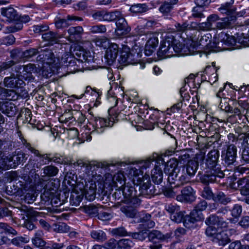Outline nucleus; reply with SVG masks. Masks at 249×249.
Instances as JSON below:
<instances>
[{
    "mask_svg": "<svg viewBox=\"0 0 249 249\" xmlns=\"http://www.w3.org/2000/svg\"><path fill=\"white\" fill-rule=\"evenodd\" d=\"M219 107L221 110H224L225 112H231L232 107L225 98L221 100Z\"/></svg>",
    "mask_w": 249,
    "mask_h": 249,
    "instance_id": "62",
    "label": "nucleus"
},
{
    "mask_svg": "<svg viewBox=\"0 0 249 249\" xmlns=\"http://www.w3.org/2000/svg\"><path fill=\"white\" fill-rule=\"evenodd\" d=\"M37 60L46 61V64L49 67V71L47 70V71L51 73L50 76L52 73L59 72V70H61V72H66V74H68L73 73L80 69L75 57L68 53H65L60 60L54 56L52 51H47L37 57Z\"/></svg>",
    "mask_w": 249,
    "mask_h": 249,
    "instance_id": "1",
    "label": "nucleus"
},
{
    "mask_svg": "<svg viewBox=\"0 0 249 249\" xmlns=\"http://www.w3.org/2000/svg\"><path fill=\"white\" fill-rule=\"evenodd\" d=\"M181 194L177 196L176 199L179 201H193L195 199V192L190 186L184 187L181 191Z\"/></svg>",
    "mask_w": 249,
    "mask_h": 249,
    "instance_id": "19",
    "label": "nucleus"
},
{
    "mask_svg": "<svg viewBox=\"0 0 249 249\" xmlns=\"http://www.w3.org/2000/svg\"><path fill=\"white\" fill-rule=\"evenodd\" d=\"M30 241V238L27 236H18L11 240V243L16 246H20L23 244L27 243Z\"/></svg>",
    "mask_w": 249,
    "mask_h": 249,
    "instance_id": "50",
    "label": "nucleus"
},
{
    "mask_svg": "<svg viewBox=\"0 0 249 249\" xmlns=\"http://www.w3.org/2000/svg\"><path fill=\"white\" fill-rule=\"evenodd\" d=\"M131 242L126 239H123L118 242V249H130V243Z\"/></svg>",
    "mask_w": 249,
    "mask_h": 249,
    "instance_id": "61",
    "label": "nucleus"
},
{
    "mask_svg": "<svg viewBox=\"0 0 249 249\" xmlns=\"http://www.w3.org/2000/svg\"><path fill=\"white\" fill-rule=\"evenodd\" d=\"M15 92L13 90L7 89L2 87H0V99L1 100H13V97H10L12 94H14Z\"/></svg>",
    "mask_w": 249,
    "mask_h": 249,
    "instance_id": "44",
    "label": "nucleus"
},
{
    "mask_svg": "<svg viewBox=\"0 0 249 249\" xmlns=\"http://www.w3.org/2000/svg\"><path fill=\"white\" fill-rule=\"evenodd\" d=\"M121 210L126 216L131 218L135 217L137 214L136 210L130 207H122Z\"/></svg>",
    "mask_w": 249,
    "mask_h": 249,
    "instance_id": "54",
    "label": "nucleus"
},
{
    "mask_svg": "<svg viewBox=\"0 0 249 249\" xmlns=\"http://www.w3.org/2000/svg\"><path fill=\"white\" fill-rule=\"evenodd\" d=\"M53 230L57 232L64 233L69 231L70 227L65 223L59 222L53 225Z\"/></svg>",
    "mask_w": 249,
    "mask_h": 249,
    "instance_id": "48",
    "label": "nucleus"
},
{
    "mask_svg": "<svg viewBox=\"0 0 249 249\" xmlns=\"http://www.w3.org/2000/svg\"><path fill=\"white\" fill-rule=\"evenodd\" d=\"M52 161L60 164H72L71 161H68L66 158H64L62 156L58 154H55L53 157H51V162Z\"/></svg>",
    "mask_w": 249,
    "mask_h": 249,
    "instance_id": "45",
    "label": "nucleus"
},
{
    "mask_svg": "<svg viewBox=\"0 0 249 249\" xmlns=\"http://www.w3.org/2000/svg\"><path fill=\"white\" fill-rule=\"evenodd\" d=\"M122 15H123L121 13L118 11H115L110 12L105 11L104 21H117L118 18H120L122 16Z\"/></svg>",
    "mask_w": 249,
    "mask_h": 249,
    "instance_id": "39",
    "label": "nucleus"
},
{
    "mask_svg": "<svg viewBox=\"0 0 249 249\" xmlns=\"http://www.w3.org/2000/svg\"><path fill=\"white\" fill-rule=\"evenodd\" d=\"M1 14L6 17L9 21L17 20L19 18L17 11L12 7L2 8Z\"/></svg>",
    "mask_w": 249,
    "mask_h": 249,
    "instance_id": "28",
    "label": "nucleus"
},
{
    "mask_svg": "<svg viewBox=\"0 0 249 249\" xmlns=\"http://www.w3.org/2000/svg\"><path fill=\"white\" fill-rule=\"evenodd\" d=\"M141 172V171L136 167H132L130 169L129 174L131 177H133L132 181L133 182L136 178H142V176H143L140 174Z\"/></svg>",
    "mask_w": 249,
    "mask_h": 249,
    "instance_id": "63",
    "label": "nucleus"
},
{
    "mask_svg": "<svg viewBox=\"0 0 249 249\" xmlns=\"http://www.w3.org/2000/svg\"><path fill=\"white\" fill-rule=\"evenodd\" d=\"M201 219L200 215L196 214V212L192 211L190 215H185L183 221V225L188 229L194 228L195 227V222Z\"/></svg>",
    "mask_w": 249,
    "mask_h": 249,
    "instance_id": "21",
    "label": "nucleus"
},
{
    "mask_svg": "<svg viewBox=\"0 0 249 249\" xmlns=\"http://www.w3.org/2000/svg\"><path fill=\"white\" fill-rule=\"evenodd\" d=\"M194 36H190L189 39L191 38H195L196 39L193 41V45L195 47V51L196 47H200V48L209 50L210 51H216V43L218 39L216 37H214L212 40V35L210 33H207L201 35H198V37Z\"/></svg>",
    "mask_w": 249,
    "mask_h": 249,
    "instance_id": "3",
    "label": "nucleus"
},
{
    "mask_svg": "<svg viewBox=\"0 0 249 249\" xmlns=\"http://www.w3.org/2000/svg\"><path fill=\"white\" fill-rule=\"evenodd\" d=\"M207 157L205 174L200 178L201 182L205 184L213 183L216 180L217 178H222L224 176L220 165L218 164L219 157L218 150L213 149L210 151Z\"/></svg>",
    "mask_w": 249,
    "mask_h": 249,
    "instance_id": "2",
    "label": "nucleus"
},
{
    "mask_svg": "<svg viewBox=\"0 0 249 249\" xmlns=\"http://www.w3.org/2000/svg\"><path fill=\"white\" fill-rule=\"evenodd\" d=\"M42 38L51 45L56 43L58 42L60 36L56 33L50 31L42 34Z\"/></svg>",
    "mask_w": 249,
    "mask_h": 249,
    "instance_id": "32",
    "label": "nucleus"
},
{
    "mask_svg": "<svg viewBox=\"0 0 249 249\" xmlns=\"http://www.w3.org/2000/svg\"><path fill=\"white\" fill-rule=\"evenodd\" d=\"M97 186L95 181L92 179L86 182L84 189V195L85 198L89 201H93L96 197Z\"/></svg>",
    "mask_w": 249,
    "mask_h": 249,
    "instance_id": "18",
    "label": "nucleus"
},
{
    "mask_svg": "<svg viewBox=\"0 0 249 249\" xmlns=\"http://www.w3.org/2000/svg\"><path fill=\"white\" fill-rule=\"evenodd\" d=\"M237 148L233 144H230L227 150L222 153V158L225 164L228 166L232 165L236 161Z\"/></svg>",
    "mask_w": 249,
    "mask_h": 249,
    "instance_id": "14",
    "label": "nucleus"
},
{
    "mask_svg": "<svg viewBox=\"0 0 249 249\" xmlns=\"http://www.w3.org/2000/svg\"><path fill=\"white\" fill-rule=\"evenodd\" d=\"M213 200L215 201H218L225 205L229 203L231 201L230 197L227 196L221 192L218 193L216 196H214V197L213 198Z\"/></svg>",
    "mask_w": 249,
    "mask_h": 249,
    "instance_id": "43",
    "label": "nucleus"
},
{
    "mask_svg": "<svg viewBox=\"0 0 249 249\" xmlns=\"http://www.w3.org/2000/svg\"><path fill=\"white\" fill-rule=\"evenodd\" d=\"M234 0H229L225 3L222 4L218 8V11L223 14L227 16L235 13L236 8L234 6Z\"/></svg>",
    "mask_w": 249,
    "mask_h": 249,
    "instance_id": "23",
    "label": "nucleus"
},
{
    "mask_svg": "<svg viewBox=\"0 0 249 249\" xmlns=\"http://www.w3.org/2000/svg\"><path fill=\"white\" fill-rule=\"evenodd\" d=\"M99 207L92 204L87 205L84 207L85 212L92 216H95L99 213Z\"/></svg>",
    "mask_w": 249,
    "mask_h": 249,
    "instance_id": "52",
    "label": "nucleus"
},
{
    "mask_svg": "<svg viewBox=\"0 0 249 249\" xmlns=\"http://www.w3.org/2000/svg\"><path fill=\"white\" fill-rule=\"evenodd\" d=\"M26 159L25 154L22 152H19L17 155L7 157L6 162H8V165L11 167H15Z\"/></svg>",
    "mask_w": 249,
    "mask_h": 249,
    "instance_id": "22",
    "label": "nucleus"
},
{
    "mask_svg": "<svg viewBox=\"0 0 249 249\" xmlns=\"http://www.w3.org/2000/svg\"><path fill=\"white\" fill-rule=\"evenodd\" d=\"M55 25L56 28L61 29L69 26L70 24L68 23L67 18H56L55 19Z\"/></svg>",
    "mask_w": 249,
    "mask_h": 249,
    "instance_id": "56",
    "label": "nucleus"
},
{
    "mask_svg": "<svg viewBox=\"0 0 249 249\" xmlns=\"http://www.w3.org/2000/svg\"><path fill=\"white\" fill-rule=\"evenodd\" d=\"M148 238L150 242L152 243L151 245L160 244L162 241H166L170 238L171 234L167 233L163 234L160 231L152 230L148 233Z\"/></svg>",
    "mask_w": 249,
    "mask_h": 249,
    "instance_id": "15",
    "label": "nucleus"
},
{
    "mask_svg": "<svg viewBox=\"0 0 249 249\" xmlns=\"http://www.w3.org/2000/svg\"><path fill=\"white\" fill-rule=\"evenodd\" d=\"M177 186L175 185L174 187L166 188L163 192L164 195L168 197H173L175 196L178 193Z\"/></svg>",
    "mask_w": 249,
    "mask_h": 249,
    "instance_id": "55",
    "label": "nucleus"
},
{
    "mask_svg": "<svg viewBox=\"0 0 249 249\" xmlns=\"http://www.w3.org/2000/svg\"><path fill=\"white\" fill-rule=\"evenodd\" d=\"M47 51H51V50H49L47 49H45L44 50L42 49L41 48L36 49V48H31L29 50H27L25 51L22 52L23 53V58H31L34 55H36L38 53H39V54L37 56H39L42 53L46 52Z\"/></svg>",
    "mask_w": 249,
    "mask_h": 249,
    "instance_id": "35",
    "label": "nucleus"
},
{
    "mask_svg": "<svg viewBox=\"0 0 249 249\" xmlns=\"http://www.w3.org/2000/svg\"><path fill=\"white\" fill-rule=\"evenodd\" d=\"M89 31L93 34L103 33L106 32L107 28L105 25L100 24L91 27Z\"/></svg>",
    "mask_w": 249,
    "mask_h": 249,
    "instance_id": "58",
    "label": "nucleus"
},
{
    "mask_svg": "<svg viewBox=\"0 0 249 249\" xmlns=\"http://www.w3.org/2000/svg\"><path fill=\"white\" fill-rule=\"evenodd\" d=\"M178 0H166L160 6V11L164 16L171 15L173 6L178 3Z\"/></svg>",
    "mask_w": 249,
    "mask_h": 249,
    "instance_id": "27",
    "label": "nucleus"
},
{
    "mask_svg": "<svg viewBox=\"0 0 249 249\" xmlns=\"http://www.w3.org/2000/svg\"><path fill=\"white\" fill-rule=\"evenodd\" d=\"M1 40L2 45L9 46L13 45L15 42L16 38L13 35L10 34L4 36Z\"/></svg>",
    "mask_w": 249,
    "mask_h": 249,
    "instance_id": "59",
    "label": "nucleus"
},
{
    "mask_svg": "<svg viewBox=\"0 0 249 249\" xmlns=\"http://www.w3.org/2000/svg\"><path fill=\"white\" fill-rule=\"evenodd\" d=\"M43 235V231L39 230L36 231L35 236L32 239L34 245L36 247L42 248L45 246L46 242L42 239Z\"/></svg>",
    "mask_w": 249,
    "mask_h": 249,
    "instance_id": "34",
    "label": "nucleus"
},
{
    "mask_svg": "<svg viewBox=\"0 0 249 249\" xmlns=\"http://www.w3.org/2000/svg\"><path fill=\"white\" fill-rule=\"evenodd\" d=\"M49 27L46 24L36 25L33 26V31L35 33L40 34L48 30Z\"/></svg>",
    "mask_w": 249,
    "mask_h": 249,
    "instance_id": "60",
    "label": "nucleus"
},
{
    "mask_svg": "<svg viewBox=\"0 0 249 249\" xmlns=\"http://www.w3.org/2000/svg\"><path fill=\"white\" fill-rule=\"evenodd\" d=\"M196 39L189 37L183 40V43L175 39L172 44L173 53H180L182 55L193 54L195 52V47L193 46V41Z\"/></svg>",
    "mask_w": 249,
    "mask_h": 249,
    "instance_id": "5",
    "label": "nucleus"
},
{
    "mask_svg": "<svg viewBox=\"0 0 249 249\" xmlns=\"http://www.w3.org/2000/svg\"><path fill=\"white\" fill-rule=\"evenodd\" d=\"M130 31V28L128 27L125 18L122 16L116 21V28L114 34L118 38H122L126 36Z\"/></svg>",
    "mask_w": 249,
    "mask_h": 249,
    "instance_id": "13",
    "label": "nucleus"
},
{
    "mask_svg": "<svg viewBox=\"0 0 249 249\" xmlns=\"http://www.w3.org/2000/svg\"><path fill=\"white\" fill-rule=\"evenodd\" d=\"M217 39L218 40L216 43V51L227 50L229 47L235 45L237 42L241 43L245 42L244 40H241L240 38L237 40L233 36L223 32L218 35Z\"/></svg>",
    "mask_w": 249,
    "mask_h": 249,
    "instance_id": "8",
    "label": "nucleus"
},
{
    "mask_svg": "<svg viewBox=\"0 0 249 249\" xmlns=\"http://www.w3.org/2000/svg\"><path fill=\"white\" fill-rule=\"evenodd\" d=\"M42 170L43 171L42 175L43 177H53L55 176L59 172L58 168L52 165H47L45 166Z\"/></svg>",
    "mask_w": 249,
    "mask_h": 249,
    "instance_id": "33",
    "label": "nucleus"
},
{
    "mask_svg": "<svg viewBox=\"0 0 249 249\" xmlns=\"http://www.w3.org/2000/svg\"><path fill=\"white\" fill-rule=\"evenodd\" d=\"M151 178L153 181L157 184H160L163 179V173L161 168L158 166H155L151 171Z\"/></svg>",
    "mask_w": 249,
    "mask_h": 249,
    "instance_id": "30",
    "label": "nucleus"
},
{
    "mask_svg": "<svg viewBox=\"0 0 249 249\" xmlns=\"http://www.w3.org/2000/svg\"><path fill=\"white\" fill-rule=\"evenodd\" d=\"M31 152L33 153L35 156L40 158V162L42 164H46L51 162V157H50V154H40V152L36 149L35 148L31 149Z\"/></svg>",
    "mask_w": 249,
    "mask_h": 249,
    "instance_id": "37",
    "label": "nucleus"
},
{
    "mask_svg": "<svg viewBox=\"0 0 249 249\" xmlns=\"http://www.w3.org/2000/svg\"><path fill=\"white\" fill-rule=\"evenodd\" d=\"M16 107L14 104L10 102H0V111L8 117H12L16 114Z\"/></svg>",
    "mask_w": 249,
    "mask_h": 249,
    "instance_id": "24",
    "label": "nucleus"
},
{
    "mask_svg": "<svg viewBox=\"0 0 249 249\" xmlns=\"http://www.w3.org/2000/svg\"><path fill=\"white\" fill-rule=\"evenodd\" d=\"M76 112L75 110H69L68 112L66 111L62 115L60 119H61L62 121L65 122H68L73 118L75 120L74 115H75Z\"/></svg>",
    "mask_w": 249,
    "mask_h": 249,
    "instance_id": "57",
    "label": "nucleus"
},
{
    "mask_svg": "<svg viewBox=\"0 0 249 249\" xmlns=\"http://www.w3.org/2000/svg\"><path fill=\"white\" fill-rule=\"evenodd\" d=\"M147 7L145 4H135L131 6L129 10L133 13H141L147 11Z\"/></svg>",
    "mask_w": 249,
    "mask_h": 249,
    "instance_id": "46",
    "label": "nucleus"
},
{
    "mask_svg": "<svg viewBox=\"0 0 249 249\" xmlns=\"http://www.w3.org/2000/svg\"><path fill=\"white\" fill-rule=\"evenodd\" d=\"M206 234L211 238L213 242L219 245L224 246L230 242V239L224 231L218 230L213 226H209L205 231Z\"/></svg>",
    "mask_w": 249,
    "mask_h": 249,
    "instance_id": "7",
    "label": "nucleus"
},
{
    "mask_svg": "<svg viewBox=\"0 0 249 249\" xmlns=\"http://www.w3.org/2000/svg\"><path fill=\"white\" fill-rule=\"evenodd\" d=\"M4 87L10 89L22 88L25 83L22 78L21 74L11 73L9 76L3 79Z\"/></svg>",
    "mask_w": 249,
    "mask_h": 249,
    "instance_id": "11",
    "label": "nucleus"
},
{
    "mask_svg": "<svg viewBox=\"0 0 249 249\" xmlns=\"http://www.w3.org/2000/svg\"><path fill=\"white\" fill-rule=\"evenodd\" d=\"M75 57L77 61L79 63L80 62H87L89 61L91 59V55L89 51H87L83 48H80L75 51Z\"/></svg>",
    "mask_w": 249,
    "mask_h": 249,
    "instance_id": "26",
    "label": "nucleus"
},
{
    "mask_svg": "<svg viewBox=\"0 0 249 249\" xmlns=\"http://www.w3.org/2000/svg\"><path fill=\"white\" fill-rule=\"evenodd\" d=\"M119 52V46L117 44H111L106 50L105 55L106 62L108 65H112L117 57Z\"/></svg>",
    "mask_w": 249,
    "mask_h": 249,
    "instance_id": "16",
    "label": "nucleus"
},
{
    "mask_svg": "<svg viewBox=\"0 0 249 249\" xmlns=\"http://www.w3.org/2000/svg\"><path fill=\"white\" fill-rule=\"evenodd\" d=\"M159 43L158 38L153 37L150 38L145 45V53L147 55H150L153 52L154 49Z\"/></svg>",
    "mask_w": 249,
    "mask_h": 249,
    "instance_id": "31",
    "label": "nucleus"
},
{
    "mask_svg": "<svg viewBox=\"0 0 249 249\" xmlns=\"http://www.w3.org/2000/svg\"><path fill=\"white\" fill-rule=\"evenodd\" d=\"M178 161L176 158H173L170 159L166 163L164 168V173L168 174L170 176L173 173L178 172L180 169L178 167Z\"/></svg>",
    "mask_w": 249,
    "mask_h": 249,
    "instance_id": "25",
    "label": "nucleus"
},
{
    "mask_svg": "<svg viewBox=\"0 0 249 249\" xmlns=\"http://www.w3.org/2000/svg\"><path fill=\"white\" fill-rule=\"evenodd\" d=\"M198 167V162L197 161L191 160H189L186 166H182V169H184L185 173L190 177H193Z\"/></svg>",
    "mask_w": 249,
    "mask_h": 249,
    "instance_id": "29",
    "label": "nucleus"
},
{
    "mask_svg": "<svg viewBox=\"0 0 249 249\" xmlns=\"http://www.w3.org/2000/svg\"><path fill=\"white\" fill-rule=\"evenodd\" d=\"M236 18L235 16L227 17L220 18L216 23L214 29L223 30L232 27L234 24Z\"/></svg>",
    "mask_w": 249,
    "mask_h": 249,
    "instance_id": "20",
    "label": "nucleus"
},
{
    "mask_svg": "<svg viewBox=\"0 0 249 249\" xmlns=\"http://www.w3.org/2000/svg\"><path fill=\"white\" fill-rule=\"evenodd\" d=\"M91 237L98 242H104L107 239L106 234L101 230H93L90 232Z\"/></svg>",
    "mask_w": 249,
    "mask_h": 249,
    "instance_id": "40",
    "label": "nucleus"
},
{
    "mask_svg": "<svg viewBox=\"0 0 249 249\" xmlns=\"http://www.w3.org/2000/svg\"><path fill=\"white\" fill-rule=\"evenodd\" d=\"M193 26V30H196L197 31H210L212 29H214L212 27L208 21L202 23H196L195 22H192V26Z\"/></svg>",
    "mask_w": 249,
    "mask_h": 249,
    "instance_id": "36",
    "label": "nucleus"
},
{
    "mask_svg": "<svg viewBox=\"0 0 249 249\" xmlns=\"http://www.w3.org/2000/svg\"><path fill=\"white\" fill-rule=\"evenodd\" d=\"M113 181L117 187L122 188L125 184V177L122 173H117L113 177Z\"/></svg>",
    "mask_w": 249,
    "mask_h": 249,
    "instance_id": "41",
    "label": "nucleus"
},
{
    "mask_svg": "<svg viewBox=\"0 0 249 249\" xmlns=\"http://www.w3.org/2000/svg\"><path fill=\"white\" fill-rule=\"evenodd\" d=\"M69 34L67 38L71 42H75L79 41L84 34V29L81 26H71L68 30Z\"/></svg>",
    "mask_w": 249,
    "mask_h": 249,
    "instance_id": "17",
    "label": "nucleus"
},
{
    "mask_svg": "<svg viewBox=\"0 0 249 249\" xmlns=\"http://www.w3.org/2000/svg\"><path fill=\"white\" fill-rule=\"evenodd\" d=\"M104 248L107 249H118V242L114 239L111 238L105 243Z\"/></svg>",
    "mask_w": 249,
    "mask_h": 249,
    "instance_id": "64",
    "label": "nucleus"
},
{
    "mask_svg": "<svg viewBox=\"0 0 249 249\" xmlns=\"http://www.w3.org/2000/svg\"><path fill=\"white\" fill-rule=\"evenodd\" d=\"M173 41L174 36L170 34L166 35L165 38L161 41L160 50L158 52V55L160 59L170 57L176 55L173 53Z\"/></svg>",
    "mask_w": 249,
    "mask_h": 249,
    "instance_id": "9",
    "label": "nucleus"
},
{
    "mask_svg": "<svg viewBox=\"0 0 249 249\" xmlns=\"http://www.w3.org/2000/svg\"><path fill=\"white\" fill-rule=\"evenodd\" d=\"M11 60L17 64L20 62L22 58H23V53L18 49H15L11 50L10 52Z\"/></svg>",
    "mask_w": 249,
    "mask_h": 249,
    "instance_id": "42",
    "label": "nucleus"
},
{
    "mask_svg": "<svg viewBox=\"0 0 249 249\" xmlns=\"http://www.w3.org/2000/svg\"><path fill=\"white\" fill-rule=\"evenodd\" d=\"M191 177L185 173L184 169L173 173L168 177V181L171 185H176L178 187L189 182Z\"/></svg>",
    "mask_w": 249,
    "mask_h": 249,
    "instance_id": "12",
    "label": "nucleus"
},
{
    "mask_svg": "<svg viewBox=\"0 0 249 249\" xmlns=\"http://www.w3.org/2000/svg\"><path fill=\"white\" fill-rule=\"evenodd\" d=\"M129 236H131L134 239L143 241L148 236V233L146 230H142L137 232H130L129 233Z\"/></svg>",
    "mask_w": 249,
    "mask_h": 249,
    "instance_id": "51",
    "label": "nucleus"
},
{
    "mask_svg": "<svg viewBox=\"0 0 249 249\" xmlns=\"http://www.w3.org/2000/svg\"><path fill=\"white\" fill-rule=\"evenodd\" d=\"M175 26L176 31L179 32H185L188 30H193L192 22L190 24L187 23V22H183L182 23H177Z\"/></svg>",
    "mask_w": 249,
    "mask_h": 249,
    "instance_id": "47",
    "label": "nucleus"
},
{
    "mask_svg": "<svg viewBox=\"0 0 249 249\" xmlns=\"http://www.w3.org/2000/svg\"><path fill=\"white\" fill-rule=\"evenodd\" d=\"M36 61L42 63L41 67L38 66V67H36L35 65L31 63L26 65H24L23 71L24 73L21 75V76L25 80H28L29 81H32L33 79L32 73L39 72L41 71H42V74L44 75L47 77L50 76L49 74L51 75V73H48L47 71V70L49 71V65H47L46 61H38L37 60V57L36 58Z\"/></svg>",
    "mask_w": 249,
    "mask_h": 249,
    "instance_id": "4",
    "label": "nucleus"
},
{
    "mask_svg": "<svg viewBox=\"0 0 249 249\" xmlns=\"http://www.w3.org/2000/svg\"><path fill=\"white\" fill-rule=\"evenodd\" d=\"M185 216L184 212L179 210L178 212L174 213V214H171L170 218L172 221L177 223H179L184 220Z\"/></svg>",
    "mask_w": 249,
    "mask_h": 249,
    "instance_id": "53",
    "label": "nucleus"
},
{
    "mask_svg": "<svg viewBox=\"0 0 249 249\" xmlns=\"http://www.w3.org/2000/svg\"><path fill=\"white\" fill-rule=\"evenodd\" d=\"M121 188L123 192V198H124V203L125 202H128V200L136 194L134 188L133 187L127 185Z\"/></svg>",
    "mask_w": 249,
    "mask_h": 249,
    "instance_id": "38",
    "label": "nucleus"
},
{
    "mask_svg": "<svg viewBox=\"0 0 249 249\" xmlns=\"http://www.w3.org/2000/svg\"><path fill=\"white\" fill-rule=\"evenodd\" d=\"M134 184L139 186L140 194L142 196L150 197L155 194L154 186L151 184L148 175H144L142 178H136Z\"/></svg>",
    "mask_w": 249,
    "mask_h": 249,
    "instance_id": "6",
    "label": "nucleus"
},
{
    "mask_svg": "<svg viewBox=\"0 0 249 249\" xmlns=\"http://www.w3.org/2000/svg\"><path fill=\"white\" fill-rule=\"evenodd\" d=\"M105 164L102 162H91L88 161L85 166V171L87 174H89L90 171L92 168L94 169L95 167L103 168L105 167Z\"/></svg>",
    "mask_w": 249,
    "mask_h": 249,
    "instance_id": "49",
    "label": "nucleus"
},
{
    "mask_svg": "<svg viewBox=\"0 0 249 249\" xmlns=\"http://www.w3.org/2000/svg\"><path fill=\"white\" fill-rule=\"evenodd\" d=\"M130 52V48L126 46H123L121 52L119 62L121 64L124 65L136 63L139 58V53Z\"/></svg>",
    "mask_w": 249,
    "mask_h": 249,
    "instance_id": "10",
    "label": "nucleus"
}]
</instances>
